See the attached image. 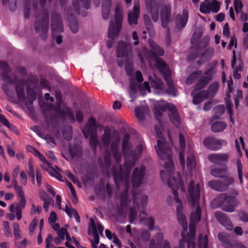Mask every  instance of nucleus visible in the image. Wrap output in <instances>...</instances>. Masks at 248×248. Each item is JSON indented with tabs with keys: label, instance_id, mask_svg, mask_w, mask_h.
Returning <instances> with one entry per match:
<instances>
[{
	"label": "nucleus",
	"instance_id": "1",
	"mask_svg": "<svg viewBox=\"0 0 248 248\" xmlns=\"http://www.w3.org/2000/svg\"><path fill=\"white\" fill-rule=\"evenodd\" d=\"M155 131L158 137L157 145L155 147L156 153L162 160L165 162V170L160 171V176L163 180L169 177L168 185L172 190L173 197L169 195L167 200L169 204L172 205L174 202L179 204L176 208L177 219L179 223L184 230L182 233V239L180 241L179 247L174 248H194V239L195 234V226L201 220V209L203 205H201L199 200L200 190L202 186V183L195 185L194 181H192L188 186L189 202L191 206L192 212L190 217L189 232L186 238L185 232L187 230V223L186 216L183 214V207L182 202L178 198V194L176 190H180L183 193L186 192L181 176L180 172L174 173L173 170V163L171 156L170 147L165 139L162 137L161 131L157 126H155Z\"/></svg>",
	"mask_w": 248,
	"mask_h": 248
},
{
	"label": "nucleus",
	"instance_id": "2",
	"mask_svg": "<svg viewBox=\"0 0 248 248\" xmlns=\"http://www.w3.org/2000/svg\"><path fill=\"white\" fill-rule=\"evenodd\" d=\"M129 136L128 135H124L123 140V151L124 155L125 163L124 169L121 165H118L122 157L121 151L118 149V145L120 139L117 136H111V130L109 128H106L104 133L101 138L103 145L106 149H108L110 143V151L112 157L117 164L116 166H114L112 169V173L113 176L115 184L118 189L120 186H124V191L121 196V206L124 208L127 206L130 207L131 203V199L129 198L128 190L129 186V174L131 169L134 167L136 159L139 156L144 149V143L141 142L136 148L135 152L130 151V144L128 141ZM111 156L108 151L106 152L104 159V165L106 168L109 167L110 164Z\"/></svg>",
	"mask_w": 248,
	"mask_h": 248
},
{
	"label": "nucleus",
	"instance_id": "3",
	"mask_svg": "<svg viewBox=\"0 0 248 248\" xmlns=\"http://www.w3.org/2000/svg\"><path fill=\"white\" fill-rule=\"evenodd\" d=\"M150 46L151 47V52H148L146 50L144 52L146 59L150 64H151V61L155 62V67L163 74L168 87L166 93L174 96H177V91L170 78L171 72L165 62L157 57L158 55L163 56L164 55V50L154 42H150Z\"/></svg>",
	"mask_w": 248,
	"mask_h": 248
},
{
	"label": "nucleus",
	"instance_id": "4",
	"mask_svg": "<svg viewBox=\"0 0 248 248\" xmlns=\"http://www.w3.org/2000/svg\"><path fill=\"white\" fill-rule=\"evenodd\" d=\"M145 172V168L141 166L140 168H136L134 169L132 174V183L133 185L132 199L133 207H130L129 213V220L131 223H133L137 217V210L140 205L145 209L148 203V196L141 194L140 192L137 194L134 189L139 187L142 184Z\"/></svg>",
	"mask_w": 248,
	"mask_h": 248
},
{
	"label": "nucleus",
	"instance_id": "5",
	"mask_svg": "<svg viewBox=\"0 0 248 248\" xmlns=\"http://www.w3.org/2000/svg\"><path fill=\"white\" fill-rule=\"evenodd\" d=\"M239 204V201L236 197L228 196L225 193L220 194L211 202L213 208L221 207L223 211L230 213L234 212Z\"/></svg>",
	"mask_w": 248,
	"mask_h": 248
},
{
	"label": "nucleus",
	"instance_id": "6",
	"mask_svg": "<svg viewBox=\"0 0 248 248\" xmlns=\"http://www.w3.org/2000/svg\"><path fill=\"white\" fill-rule=\"evenodd\" d=\"M157 107L154 110L155 115L162 126L160 118L162 116V111H164L168 109L169 110V115L171 122L176 126H177L180 122L179 115L176 110L175 106L172 104H169L166 101H160L157 103Z\"/></svg>",
	"mask_w": 248,
	"mask_h": 248
},
{
	"label": "nucleus",
	"instance_id": "7",
	"mask_svg": "<svg viewBox=\"0 0 248 248\" xmlns=\"http://www.w3.org/2000/svg\"><path fill=\"white\" fill-rule=\"evenodd\" d=\"M123 19V9L122 5L117 4L115 10V21H111L108 30V37L113 39L120 31Z\"/></svg>",
	"mask_w": 248,
	"mask_h": 248
},
{
	"label": "nucleus",
	"instance_id": "8",
	"mask_svg": "<svg viewBox=\"0 0 248 248\" xmlns=\"http://www.w3.org/2000/svg\"><path fill=\"white\" fill-rule=\"evenodd\" d=\"M97 124L96 120L93 117H91L87 124L83 130V134L86 138L90 137L89 143L90 146L94 148L98 142L97 137Z\"/></svg>",
	"mask_w": 248,
	"mask_h": 248
},
{
	"label": "nucleus",
	"instance_id": "9",
	"mask_svg": "<svg viewBox=\"0 0 248 248\" xmlns=\"http://www.w3.org/2000/svg\"><path fill=\"white\" fill-rule=\"evenodd\" d=\"M51 29L52 38L56 40L57 44H61L62 42V37L59 35V33L63 31V28L62 20L59 15L52 16Z\"/></svg>",
	"mask_w": 248,
	"mask_h": 248
},
{
	"label": "nucleus",
	"instance_id": "10",
	"mask_svg": "<svg viewBox=\"0 0 248 248\" xmlns=\"http://www.w3.org/2000/svg\"><path fill=\"white\" fill-rule=\"evenodd\" d=\"M91 224L88 229V234L93 236V239L91 241L92 247L93 248H97V245L99 243V237L98 232L102 234L104 228L100 223L97 222L96 224L94 220L90 219Z\"/></svg>",
	"mask_w": 248,
	"mask_h": 248
},
{
	"label": "nucleus",
	"instance_id": "11",
	"mask_svg": "<svg viewBox=\"0 0 248 248\" xmlns=\"http://www.w3.org/2000/svg\"><path fill=\"white\" fill-rule=\"evenodd\" d=\"M219 9L220 3L216 0H204L200 3V11L205 14L217 13Z\"/></svg>",
	"mask_w": 248,
	"mask_h": 248
},
{
	"label": "nucleus",
	"instance_id": "12",
	"mask_svg": "<svg viewBox=\"0 0 248 248\" xmlns=\"http://www.w3.org/2000/svg\"><path fill=\"white\" fill-rule=\"evenodd\" d=\"M203 144L208 149L217 151L220 150L223 145H226L227 142L224 140L218 139L213 137H208L204 139Z\"/></svg>",
	"mask_w": 248,
	"mask_h": 248
},
{
	"label": "nucleus",
	"instance_id": "13",
	"mask_svg": "<svg viewBox=\"0 0 248 248\" xmlns=\"http://www.w3.org/2000/svg\"><path fill=\"white\" fill-rule=\"evenodd\" d=\"M58 100L57 107L55 112L57 114L62 118H68L72 122L75 121V117L71 110L68 108L65 104H62L61 101H59V96H56Z\"/></svg>",
	"mask_w": 248,
	"mask_h": 248
},
{
	"label": "nucleus",
	"instance_id": "14",
	"mask_svg": "<svg viewBox=\"0 0 248 248\" xmlns=\"http://www.w3.org/2000/svg\"><path fill=\"white\" fill-rule=\"evenodd\" d=\"M216 73V69L214 67H211L207 69L204 73L202 77L198 80L196 84V88L201 89L205 87L206 85L212 79L214 74Z\"/></svg>",
	"mask_w": 248,
	"mask_h": 248
},
{
	"label": "nucleus",
	"instance_id": "15",
	"mask_svg": "<svg viewBox=\"0 0 248 248\" xmlns=\"http://www.w3.org/2000/svg\"><path fill=\"white\" fill-rule=\"evenodd\" d=\"M229 155L227 153H215L208 155V159L212 163L219 165L225 166L229 161Z\"/></svg>",
	"mask_w": 248,
	"mask_h": 248
},
{
	"label": "nucleus",
	"instance_id": "16",
	"mask_svg": "<svg viewBox=\"0 0 248 248\" xmlns=\"http://www.w3.org/2000/svg\"><path fill=\"white\" fill-rule=\"evenodd\" d=\"M140 12V6L139 2L135 3L133 11L128 14V21L130 25H136L138 23V19L139 17Z\"/></svg>",
	"mask_w": 248,
	"mask_h": 248
},
{
	"label": "nucleus",
	"instance_id": "17",
	"mask_svg": "<svg viewBox=\"0 0 248 248\" xmlns=\"http://www.w3.org/2000/svg\"><path fill=\"white\" fill-rule=\"evenodd\" d=\"M170 11L171 7L170 4H165L162 6L161 9V20L162 26L164 28H166L167 27Z\"/></svg>",
	"mask_w": 248,
	"mask_h": 248
},
{
	"label": "nucleus",
	"instance_id": "18",
	"mask_svg": "<svg viewBox=\"0 0 248 248\" xmlns=\"http://www.w3.org/2000/svg\"><path fill=\"white\" fill-rule=\"evenodd\" d=\"M188 17V12L187 10H184L182 15L178 14L176 16V23L178 28H184L186 26Z\"/></svg>",
	"mask_w": 248,
	"mask_h": 248
},
{
	"label": "nucleus",
	"instance_id": "19",
	"mask_svg": "<svg viewBox=\"0 0 248 248\" xmlns=\"http://www.w3.org/2000/svg\"><path fill=\"white\" fill-rule=\"evenodd\" d=\"M216 216L219 222L228 230H232V225L230 219L222 213H216Z\"/></svg>",
	"mask_w": 248,
	"mask_h": 248
},
{
	"label": "nucleus",
	"instance_id": "20",
	"mask_svg": "<svg viewBox=\"0 0 248 248\" xmlns=\"http://www.w3.org/2000/svg\"><path fill=\"white\" fill-rule=\"evenodd\" d=\"M31 129L35 132L37 135L42 139L47 140L48 143H52L54 145H56L53 138L50 137L48 134H45L38 126H33L31 127Z\"/></svg>",
	"mask_w": 248,
	"mask_h": 248
},
{
	"label": "nucleus",
	"instance_id": "21",
	"mask_svg": "<svg viewBox=\"0 0 248 248\" xmlns=\"http://www.w3.org/2000/svg\"><path fill=\"white\" fill-rule=\"evenodd\" d=\"M195 90L198 89L196 88ZM195 92L196 90H194L191 93V95L193 96V102L194 104H198L209 97L206 91H200L196 95H195Z\"/></svg>",
	"mask_w": 248,
	"mask_h": 248
},
{
	"label": "nucleus",
	"instance_id": "22",
	"mask_svg": "<svg viewBox=\"0 0 248 248\" xmlns=\"http://www.w3.org/2000/svg\"><path fill=\"white\" fill-rule=\"evenodd\" d=\"M211 174L215 177L223 178L229 175V171L227 168H216L210 171Z\"/></svg>",
	"mask_w": 248,
	"mask_h": 248
},
{
	"label": "nucleus",
	"instance_id": "23",
	"mask_svg": "<svg viewBox=\"0 0 248 248\" xmlns=\"http://www.w3.org/2000/svg\"><path fill=\"white\" fill-rule=\"evenodd\" d=\"M146 215V213L145 211H141L139 215L140 219L141 221H144L145 224L148 226L149 230H153L154 229L155 220L151 216L144 217V216Z\"/></svg>",
	"mask_w": 248,
	"mask_h": 248
},
{
	"label": "nucleus",
	"instance_id": "24",
	"mask_svg": "<svg viewBox=\"0 0 248 248\" xmlns=\"http://www.w3.org/2000/svg\"><path fill=\"white\" fill-rule=\"evenodd\" d=\"M148 13L150 15L153 21L156 22L159 19L158 6L157 3L146 7Z\"/></svg>",
	"mask_w": 248,
	"mask_h": 248
},
{
	"label": "nucleus",
	"instance_id": "25",
	"mask_svg": "<svg viewBox=\"0 0 248 248\" xmlns=\"http://www.w3.org/2000/svg\"><path fill=\"white\" fill-rule=\"evenodd\" d=\"M186 164L188 170L192 171L195 168L196 166V161L195 156L193 154V151L189 149L186 153Z\"/></svg>",
	"mask_w": 248,
	"mask_h": 248
},
{
	"label": "nucleus",
	"instance_id": "26",
	"mask_svg": "<svg viewBox=\"0 0 248 248\" xmlns=\"http://www.w3.org/2000/svg\"><path fill=\"white\" fill-rule=\"evenodd\" d=\"M208 186L212 188L220 191L227 189V185H224L223 182L219 180H212L208 182Z\"/></svg>",
	"mask_w": 248,
	"mask_h": 248
},
{
	"label": "nucleus",
	"instance_id": "27",
	"mask_svg": "<svg viewBox=\"0 0 248 248\" xmlns=\"http://www.w3.org/2000/svg\"><path fill=\"white\" fill-rule=\"evenodd\" d=\"M111 4V0H102V13L104 19H108L109 16Z\"/></svg>",
	"mask_w": 248,
	"mask_h": 248
},
{
	"label": "nucleus",
	"instance_id": "28",
	"mask_svg": "<svg viewBox=\"0 0 248 248\" xmlns=\"http://www.w3.org/2000/svg\"><path fill=\"white\" fill-rule=\"evenodd\" d=\"M179 143L181 149V151L180 152V161L183 169L185 167V157L183 154V151L185 148V140L182 134H179Z\"/></svg>",
	"mask_w": 248,
	"mask_h": 248
},
{
	"label": "nucleus",
	"instance_id": "29",
	"mask_svg": "<svg viewBox=\"0 0 248 248\" xmlns=\"http://www.w3.org/2000/svg\"><path fill=\"white\" fill-rule=\"evenodd\" d=\"M152 86L155 88L158 94H161L165 92L164 84L162 81L158 78H155V80L151 81Z\"/></svg>",
	"mask_w": 248,
	"mask_h": 248
},
{
	"label": "nucleus",
	"instance_id": "30",
	"mask_svg": "<svg viewBox=\"0 0 248 248\" xmlns=\"http://www.w3.org/2000/svg\"><path fill=\"white\" fill-rule=\"evenodd\" d=\"M129 49L131 51L130 48L128 47L125 45L124 42H119L118 44L117 48V56L118 57L122 58L126 54V57H127V51Z\"/></svg>",
	"mask_w": 248,
	"mask_h": 248
},
{
	"label": "nucleus",
	"instance_id": "31",
	"mask_svg": "<svg viewBox=\"0 0 248 248\" xmlns=\"http://www.w3.org/2000/svg\"><path fill=\"white\" fill-rule=\"evenodd\" d=\"M227 124L222 121H218L212 124L211 130L214 132H220L223 131L226 127Z\"/></svg>",
	"mask_w": 248,
	"mask_h": 248
},
{
	"label": "nucleus",
	"instance_id": "32",
	"mask_svg": "<svg viewBox=\"0 0 248 248\" xmlns=\"http://www.w3.org/2000/svg\"><path fill=\"white\" fill-rule=\"evenodd\" d=\"M202 72L201 70H197L190 74L186 78V83L190 85L192 84L195 80L201 77Z\"/></svg>",
	"mask_w": 248,
	"mask_h": 248
},
{
	"label": "nucleus",
	"instance_id": "33",
	"mask_svg": "<svg viewBox=\"0 0 248 248\" xmlns=\"http://www.w3.org/2000/svg\"><path fill=\"white\" fill-rule=\"evenodd\" d=\"M149 111V108L148 107H137L135 108V113L137 117L140 120L144 119L145 114Z\"/></svg>",
	"mask_w": 248,
	"mask_h": 248
},
{
	"label": "nucleus",
	"instance_id": "34",
	"mask_svg": "<svg viewBox=\"0 0 248 248\" xmlns=\"http://www.w3.org/2000/svg\"><path fill=\"white\" fill-rule=\"evenodd\" d=\"M65 211L70 218L75 217L77 222H80V217L76 209L69 207L68 205L65 206Z\"/></svg>",
	"mask_w": 248,
	"mask_h": 248
},
{
	"label": "nucleus",
	"instance_id": "35",
	"mask_svg": "<svg viewBox=\"0 0 248 248\" xmlns=\"http://www.w3.org/2000/svg\"><path fill=\"white\" fill-rule=\"evenodd\" d=\"M219 88V83L217 82H213L208 87L207 91L208 96L212 97L217 93Z\"/></svg>",
	"mask_w": 248,
	"mask_h": 248
},
{
	"label": "nucleus",
	"instance_id": "36",
	"mask_svg": "<svg viewBox=\"0 0 248 248\" xmlns=\"http://www.w3.org/2000/svg\"><path fill=\"white\" fill-rule=\"evenodd\" d=\"M243 62L241 61L239 62V65L236 66L235 68L233 69V76L235 79H239L241 78V72L243 70Z\"/></svg>",
	"mask_w": 248,
	"mask_h": 248
},
{
	"label": "nucleus",
	"instance_id": "37",
	"mask_svg": "<svg viewBox=\"0 0 248 248\" xmlns=\"http://www.w3.org/2000/svg\"><path fill=\"white\" fill-rule=\"evenodd\" d=\"M69 153L71 156L73 158H79L82 156V150L81 148L77 146L71 148L69 150Z\"/></svg>",
	"mask_w": 248,
	"mask_h": 248
},
{
	"label": "nucleus",
	"instance_id": "38",
	"mask_svg": "<svg viewBox=\"0 0 248 248\" xmlns=\"http://www.w3.org/2000/svg\"><path fill=\"white\" fill-rule=\"evenodd\" d=\"M72 1L75 9L78 8V6L82 5L86 9H88L90 6V0H80L79 1H78V0H72Z\"/></svg>",
	"mask_w": 248,
	"mask_h": 248
},
{
	"label": "nucleus",
	"instance_id": "39",
	"mask_svg": "<svg viewBox=\"0 0 248 248\" xmlns=\"http://www.w3.org/2000/svg\"><path fill=\"white\" fill-rule=\"evenodd\" d=\"M16 92L17 95L19 99L24 97V85L23 81H20L19 82V84L16 85Z\"/></svg>",
	"mask_w": 248,
	"mask_h": 248
},
{
	"label": "nucleus",
	"instance_id": "40",
	"mask_svg": "<svg viewBox=\"0 0 248 248\" xmlns=\"http://www.w3.org/2000/svg\"><path fill=\"white\" fill-rule=\"evenodd\" d=\"M199 248H207L208 238L207 235L203 238L202 235L200 234L199 235Z\"/></svg>",
	"mask_w": 248,
	"mask_h": 248
},
{
	"label": "nucleus",
	"instance_id": "41",
	"mask_svg": "<svg viewBox=\"0 0 248 248\" xmlns=\"http://www.w3.org/2000/svg\"><path fill=\"white\" fill-rule=\"evenodd\" d=\"M18 195L19 196L20 201L17 204V208L24 209L26 203V200L25 198V195L24 191H21L20 192L17 193Z\"/></svg>",
	"mask_w": 248,
	"mask_h": 248
},
{
	"label": "nucleus",
	"instance_id": "42",
	"mask_svg": "<svg viewBox=\"0 0 248 248\" xmlns=\"http://www.w3.org/2000/svg\"><path fill=\"white\" fill-rule=\"evenodd\" d=\"M234 7L237 14L241 13L242 9L243 7V5L241 0H234Z\"/></svg>",
	"mask_w": 248,
	"mask_h": 248
},
{
	"label": "nucleus",
	"instance_id": "43",
	"mask_svg": "<svg viewBox=\"0 0 248 248\" xmlns=\"http://www.w3.org/2000/svg\"><path fill=\"white\" fill-rule=\"evenodd\" d=\"M51 176L55 177L60 181H62V175L57 171L55 169H54L52 167L48 169V171H47Z\"/></svg>",
	"mask_w": 248,
	"mask_h": 248
},
{
	"label": "nucleus",
	"instance_id": "44",
	"mask_svg": "<svg viewBox=\"0 0 248 248\" xmlns=\"http://www.w3.org/2000/svg\"><path fill=\"white\" fill-rule=\"evenodd\" d=\"M214 52V49L210 47L207 48L203 53V56L207 60H210L213 56Z\"/></svg>",
	"mask_w": 248,
	"mask_h": 248
},
{
	"label": "nucleus",
	"instance_id": "45",
	"mask_svg": "<svg viewBox=\"0 0 248 248\" xmlns=\"http://www.w3.org/2000/svg\"><path fill=\"white\" fill-rule=\"evenodd\" d=\"M237 170H238V177L239 180L240 181V183H242V179H243V173H242V170H243V167L242 165L241 164V161L240 159H238L237 160Z\"/></svg>",
	"mask_w": 248,
	"mask_h": 248
},
{
	"label": "nucleus",
	"instance_id": "46",
	"mask_svg": "<svg viewBox=\"0 0 248 248\" xmlns=\"http://www.w3.org/2000/svg\"><path fill=\"white\" fill-rule=\"evenodd\" d=\"M43 27L41 29L42 31L44 33H46L48 31V25H49V18L48 16L47 15L46 18L44 19L42 21Z\"/></svg>",
	"mask_w": 248,
	"mask_h": 248
},
{
	"label": "nucleus",
	"instance_id": "47",
	"mask_svg": "<svg viewBox=\"0 0 248 248\" xmlns=\"http://www.w3.org/2000/svg\"><path fill=\"white\" fill-rule=\"evenodd\" d=\"M213 111L217 117L219 116L224 112V106L223 105L217 106L214 108Z\"/></svg>",
	"mask_w": 248,
	"mask_h": 248
},
{
	"label": "nucleus",
	"instance_id": "48",
	"mask_svg": "<svg viewBox=\"0 0 248 248\" xmlns=\"http://www.w3.org/2000/svg\"><path fill=\"white\" fill-rule=\"evenodd\" d=\"M3 226L4 228V234L7 237H10L12 236V232L10 230L9 223L7 221H4L3 222Z\"/></svg>",
	"mask_w": 248,
	"mask_h": 248
},
{
	"label": "nucleus",
	"instance_id": "49",
	"mask_svg": "<svg viewBox=\"0 0 248 248\" xmlns=\"http://www.w3.org/2000/svg\"><path fill=\"white\" fill-rule=\"evenodd\" d=\"M14 233L16 239H19L21 238L20 234L19 226L18 223H14L13 224Z\"/></svg>",
	"mask_w": 248,
	"mask_h": 248
},
{
	"label": "nucleus",
	"instance_id": "50",
	"mask_svg": "<svg viewBox=\"0 0 248 248\" xmlns=\"http://www.w3.org/2000/svg\"><path fill=\"white\" fill-rule=\"evenodd\" d=\"M44 201V204H43V207L45 209V210L46 212H47L48 210V208L49 205L51 204L54 203V201L52 198L47 199V200H43Z\"/></svg>",
	"mask_w": 248,
	"mask_h": 248
},
{
	"label": "nucleus",
	"instance_id": "51",
	"mask_svg": "<svg viewBox=\"0 0 248 248\" xmlns=\"http://www.w3.org/2000/svg\"><path fill=\"white\" fill-rule=\"evenodd\" d=\"M139 88L140 91H147L148 93H150L151 92L149 83L147 81H145L143 84L140 85L139 86Z\"/></svg>",
	"mask_w": 248,
	"mask_h": 248
},
{
	"label": "nucleus",
	"instance_id": "52",
	"mask_svg": "<svg viewBox=\"0 0 248 248\" xmlns=\"http://www.w3.org/2000/svg\"><path fill=\"white\" fill-rule=\"evenodd\" d=\"M38 220L37 218H34L33 219L32 222L31 223L30 226H29V230L30 232L31 233H32L35 228H36L37 224H38Z\"/></svg>",
	"mask_w": 248,
	"mask_h": 248
},
{
	"label": "nucleus",
	"instance_id": "53",
	"mask_svg": "<svg viewBox=\"0 0 248 248\" xmlns=\"http://www.w3.org/2000/svg\"><path fill=\"white\" fill-rule=\"evenodd\" d=\"M13 183L15 191L16 193L23 191L22 187L21 186L18 185L16 177L13 178Z\"/></svg>",
	"mask_w": 248,
	"mask_h": 248
},
{
	"label": "nucleus",
	"instance_id": "54",
	"mask_svg": "<svg viewBox=\"0 0 248 248\" xmlns=\"http://www.w3.org/2000/svg\"><path fill=\"white\" fill-rule=\"evenodd\" d=\"M125 66L126 74L128 75H131L133 71L132 65L129 63L127 61H126L125 63Z\"/></svg>",
	"mask_w": 248,
	"mask_h": 248
},
{
	"label": "nucleus",
	"instance_id": "55",
	"mask_svg": "<svg viewBox=\"0 0 248 248\" xmlns=\"http://www.w3.org/2000/svg\"><path fill=\"white\" fill-rule=\"evenodd\" d=\"M21 183L24 186L27 184V176L24 171H21L20 173Z\"/></svg>",
	"mask_w": 248,
	"mask_h": 248
},
{
	"label": "nucleus",
	"instance_id": "56",
	"mask_svg": "<svg viewBox=\"0 0 248 248\" xmlns=\"http://www.w3.org/2000/svg\"><path fill=\"white\" fill-rule=\"evenodd\" d=\"M70 27L73 32L76 33L78 32V22L76 20L70 23Z\"/></svg>",
	"mask_w": 248,
	"mask_h": 248
},
{
	"label": "nucleus",
	"instance_id": "57",
	"mask_svg": "<svg viewBox=\"0 0 248 248\" xmlns=\"http://www.w3.org/2000/svg\"><path fill=\"white\" fill-rule=\"evenodd\" d=\"M38 192L39 197L42 201L47 200V199L51 198L44 190L42 189H39Z\"/></svg>",
	"mask_w": 248,
	"mask_h": 248
},
{
	"label": "nucleus",
	"instance_id": "58",
	"mask_svg": "<svg viewBox=\"0 0 248 248\" xmlns=\"http://www.w3.org/2000/svg\"><path fill=\"white\" fill-rule=\"evenodd\" d=\"M57 220V215L54 211H52L50 213L48 221L50 224L51 223H55Z\"/></svg>",
	"mask_w": 248,
	"mask_h": 248
},
{
	"label": "nucleus",
	"instance_id": "59",
	"mask_svg": "<svg viewBox=\"0 0 248 248\" xmlns=\"http://www.w3.org/2000/svg\"><path fill=\"white\" fill-rule=\"evenodd\" d=\"M163 238L164 237L162 232H159L157 233L155 237V239H154L155 240V244L157 245L160 244L163 241Z\"/></svg>",
	"mask_w": 248,
	"mask_h": 248
},
{
	"label": "nucleus",
	"instance_id": "60",
	"mask_svg": "<svg viewBox=\"0 0 248 248\" xmlns=\"http://www.w3.org/2000/svg\"><path fill=\"white\" fill-rule=\"evenodd\" d=\"M29 166V176H32L35 175L34 170L33 168V165L31 160H29L28 162Z\"/></svg>",
	"mask_w": 248,
	"mask_h": 248
},
{
	"label": "nucleus",
	"instance_id": "61",
	"mask_svg": "<svg viewBox=\"0 0 248 248\" xmlns=\"http://www.w3.org/2000/svg\"><path fill=\"white\" fill-rule=\"evenodd\" d=\"M36 178L38 185L39 186H40L41 185L42 181V173L40 170H39L38 169L36 170Z\"/></svg>",
	"mask_w": 248,
	"mask_h": 248
},
{
	"label": "nucleus",
	"instance_id": "62",
	"mask_svg": "<svg viewBox=\"0 0 248 248\" xmlns=\"http://www.w3.org/2000/svg\"><path fill=\"white\" fill-rule=\"evenodd\" d=\"M67 230L64 228H62L58 232V234L59 237L62 240H64L65 238V235L67 233Z\"/></svg>",
	"mask_w": 248,
	"mask_h": 248
},
{
	"label": "nucleus",
	"instance_id": "63",
	"mask_svg": "<svg viewBox=\"0 0 248 248\" xmlns=\"http://www.w3.org/2000/svg\"><path fill=\"white\" fill-rule=\"evenodd\" d=\"M223 34L224 36L228 37L230 33L228 23H226L223 27Z\"/></svg>",
	"mask_w": 248,
	"mask_h": 248
},
{
	"label": "nucleus",
	"instance_id": "64",
	"mask_svg": "<svg viewBox=\"0 0 248 248\" xmlns=\"http://www.w3.org/2000/svg\"><path fill=\"white\" fill-rule=\"evenodd\" d=\"M150 234L148 231H144L141 234V237L144 241H148L150 238Z\"/></svg>",
	"mask_w": 248,
	"mask_h": 248
}]
</instances>
